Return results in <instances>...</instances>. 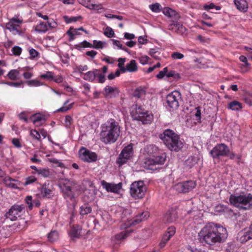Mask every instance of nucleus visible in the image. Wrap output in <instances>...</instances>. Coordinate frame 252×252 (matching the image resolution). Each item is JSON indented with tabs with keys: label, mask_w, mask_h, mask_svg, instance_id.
I'll return each instance as SVG.
<instances>
[{
	"label": "nucleus",
	"mask_w": 252,
	"mask_h": 252,
	"mask_svg": "<svg viewBox=\"0 0 252 252\" xmlns=\"http://www.w3.org/2000/svg\"><path fill=\"white\" fill-rule=\"evenodd\" d=\"M80 214L82 216L86 215L92 211L91 206L88 204H84L80 207Z\"/></svg>",
	"instance_id": "nucleus-31"
},
{
	"label": "nucleus",
	"mask_w": 252,
	"mask_h": 252,
	"mask_svg": "<svg viewBox=\"0 0 252 252\" xmlns=\"http://www.w3.org/2000/svg\"><path fill=\"white\" fill-rule=\"evenodd\" d=\"M171 57L174 59H182L184 58V56L179 52H176L171 55Z\"/></svg>",
	"instance_id": "nucleus-59"
},
{
	"label": "nucleus",
	"mask_w": 252,
	"mask_h": 252,
	"mask_svg": "<svg viewBox=\"0 0 252 252\" xmlns=\"http://www.w3.org/2000/svg\"><path fill=\"white\" fill-rule=\"evenodd\" d=\"M150 9L154 12H159L162 9V6L159 3H155L149 5Z\"/></svg>",
	"instance_id": "nucleus-37"
},
{
	"label": "nucleus",
	"mask_w": 252,
	"mask_h": 252,
	"mask_svg": "<svg viewBox=\"0 0 252 252\" xmlns=\"http://www.w3.org/2000/svg\"><path fill=\"white\" fill-rule=\"evenodd\" d=\"M133 154V149L131 145L126 146L121 152L117 159V162L120 165L126 163Z\"/></svg>",
	"instance_id": "nucleus-10"
},
{
	"label": "nucleus",
	"mask_w": 252,
	"mask_h": 252,
	"mask_svg": "<svg viewBox=\"0 0 252 252\" xmlns=\"http://www.w3.org/2000/svg\"><path fill=\"white\" fill-rule=\"evenodd\" d=\"M59 238V233L56 230L51 231L48 235V240L53 242L57 240Z\"/></svg>",
	"instance_id": "nucleus-35"
},
{
	"label": "nucleus",
	"mask_w": 252,
	"mask_h": 252,
	"mask_svg": "<svg viewBox=\"0 0 252 252\" xmlns=\"http://www.w3.org/2000/svg\"><path fill=\"white\" fill-rule=\"evenodd\" d=\"M37 173L44 177H48L50 175L49 171L46 169H39L37 170Z\"/></svg>",
	"instance_id": "nucleus-45"
},
{
	"label": "nucleus",
	"mask_w": 252,
	"mask_h": 252,
	"mask_svg": "<svg viewBox=\"0 0 252 252\" xmlns=\"http://www.w3.org/2000/svg\"><path fill=\"white\" fill-rule=\"evenodd\" d=\"M90 9L95 10L100 12L101 11V10L103 9V7L101 4H96L91 3Z\"/></svg>",
	"instance_id": "nucleus-51"
},
{
	"label": "nucleus",
	"mask_w": 252,
	"mask_h": 252,
	"mask_svg": "<svg viewBox=\"0 0 252 252\" xmlns=\"http://www.w3.org/2000/svg\"><path fill=\"white\" fill-rule=\"evenodd\" d=\"M25 206L24 205H14L9 211L5 213L4 216L12 221L16 220L24 213Z\"/></svg>",
	"instance_id": "nucleus-6"
},
{
	"label": "nucleus",
	"mask_w": 252,
	"mask_h": 252,
	"mask_svg": "<svg viewBox=\"0 0 252 252\" xmlns=\"http://www.w3.org/2000/svg\"><path fill=\"white\" fill-rule=\"evenodd\" d=\"M241 234L242 235L241 236V237L240 238V241L242 243H245L247 241H248V240H249L250 239H252L251 237V236L248 235V233L247 231L244 232H241Z\"/></svg>",
	"instance_id": "nucleus-41"
},
{
	"label": "nucleus",
	"mask_w": 252,
	"mask_h": 252,
	"mask_svg": "<svg viewBox=\"0 0 252 252\" xmlns=\"http://www.w3.org/2000/svg\"><path fill=\"white\" fill-rule=\"evenodd\" d=\"M30 134L33 137V138L37 140H40V134L37 130L35 129L31 130L30 131Z\"/></svg>",
	"instance_id": "nucleus-46"
},
{
	"label": "nucleus",
	"mask_w": 252,
	"mask_h": 252,
	"mask_svg": "<svg viewBox=\"0 0 252 252\" xmlns=\"http://www.w3.org/2000/svg\"><path fill=\"white\" fill-rule=\"evenodd\" d=\"M76 69L79 72L82 73L83 71H87L88 69V67L87 65H80L76 67Z\"/></svg>",
	"instance_id": "nucleus-62"
},
{
	"label": "nucleus",
	"mask_w": 252,
	"mask_h": 252,
	"mask_svg": "<svg viewBox=\"0 0 252 252\" xmlns=\"http://www.w3.org/2000/svg\"><path fill=\"white\" fill-rule=\"evenodd\" d=\"M132 232V230H126L125 231L122 232L116 235L115 238L118 240H122L125 239Z\"/></svg>",
	"instance_id": "nucleus-34"
},
{
	"label": "nucleus",
	"mask_w": 252,
	"mask_h": 252,
	"mask_svg": "<svg viewBox=\"0 0 252 252\" xmlns=\"http://www.w3.org/2000/svg\"><path fill=\"white\" fill-rule=\"evenodd\" d=\"M177 218V212L171 209L168 211L164 215L163 221L165 223H172L176 220Z\"/></svg>",
	"instance_id": "nucleus-17"
},
{
	"label": "nucleus",
	"mask_w": 252,
	"mask_h": 252,
	"mask_svg": "<svg viewBox=\"0 0 252 252\" xmlns=\"http://www.w3.org/2000/svg\"><path fill=\"white\" fill-rule=\"evenodd\" d=\"M26 203L28 204L29 208L30 210L32 209L33 205L32 203V196H28L25 199Z\"/></svg>",
	"instance_id": "nucleus-61"
},
{
	"label": "nucleus",
	"mask_w": 252,
	"mask_h": 252,
	"mask_svg": "<svg viewBox=\"0 0 252 252\" xmlns=\"http://www.w3.org/2000/svg\"><path fill=\"white\" fill-rule=\"evenodd\" d=\"M166 76L168 78L173 77L174 79L177 80L180 78V74L174 70H171L169 72L167 71Z\"/></svg>",
	"instance_id": "nucleus-42"
},
{
	"label": "nucleus",
	"mask_w": 252,
	"mask_h": 252,
	"mask_svg": "<svg viewBox=\"0 0 252 252\" xmlns=\"http://www.w3.org/2000/svg\"><path fill=\"white\" fill-rule=\"evenodd\" d=\"M234 2L238 9L245 12L248 8V4L246 0H234Z\"/></svg>",
	"instance_id": "nucleus-23"
},
{
	"label": "nucleus",
	"mask_w": 252,
	"mask_h": 252,
	"mask_svg": "<svg viewBox=\"0 0 252 252\" xmlns=\"http://www.w3.org/2000/svg\"><path fill=\"white\" fill-rule=\"evenodd\" d=\"M101 185L107 191L114 193H118L122 188V184L121 183L117 184H114L112 183H108L104 180H102L101 181Z\"/></svg>",
	"instance_id": "nucleus-15"
},
{
	"label": "nucleus",
	"mask_w": 252,
	"mask_h": 252,
	"mask_svg": "<svg viewBox=\"0 0 252 252\" xmlns=\"http://www.w3.org/2000/svg\"><path fill=\"white\" fill-rule=\"evenodd\" d=\"M80 158L88 162H94L97 159V155L94 153L90 151L84 147H82L79 151Z\"/></svg>",
	"instance_id": "nucleus-12"
},
{
	"label": "nucleus",
	"mask_w": 252,
	"mask_h": 252,
	"mask_svg": "<svg viewBox=\"0 0 252 252\" xmlns=\"http://www.w3.org/2000/svg\"><path fill=\"white\" fill-rule=\"evenodd\" d=\"M72 123V118L69 115H67L65 116V121H64V125L66 127H69Z\"/></svg>",
	"instance_id": "nucleus-52"
},
{
	"label": "nucleus",
	"mask_w": 252,
	"mask_h": 252,
	"mask_svg": "<svg viewBox=\"0 0 252 252\" xmlns=\"http://www.w3.org/2000/svg\"><path fill=\"white\" fill-rule=\"evenodd\" d=\"M3 181L7 187L12 189L18 188V185H19V183L18 180L12 179L9 176L4 177L3 179Z\"/></svg>",
	"instance_id": "nucleus-20"
},
{
	"label": "nucleus",
	"mask_w": 252,
	"mask_h": 252,
	"mask_svg": "<svg viewBox=\"0 0 252 252\" xmlns=\"http://www.w3.org/2000/svg\"><path fill=\"white\" fill-rule=\"evenodd\" d=\"M156 162L154 158H146L144 161V166L148 169L154 170L158 168L157 167Z\"/></svg>",
	"instance_id": "nucleus-25"
},
{
	"label": "nucleus",
	"mask_w": 252,
	"mask_h": 252,
	"mask_svg": "<svg viewBox=\"0 0 252 252\" xmlns=\"http://www.w3.org/2000/svg\"><path fill=\"white\" fill-rule=\"evenodd\" d=\"M49 30H50V28H48L47 25L44 23L38 25L35 29L36 32H46Z\"/></svg>",
	"instance_id": "nucleus-40"
},
{
	"label": "nucleus",
	"mask_w": 252,
	"mask_h": 252,
	"mask_svg": "<svg viewBox=\"0 0 252 252\" xmlns=\"http://www.w3.org/2000/svg\"><path fill=\"white\" fill-rule=\"evenodd\" d=\"M229 201L231 205L240 210L252 209V195L250 193L239 195L231 194L229 197Z\"/></svg>",
	"instance_id": "nucleus-4"
},
{
	"label": "nucleus",
	"mask_w": 252,
	"mask_h": 252,
	"mask_svg": "<svg viewBox=\"0 0 252 252\" xmlns=\"http://www.w3.org/2000/svg\"><path fill=\"white\" fill-rule=\"evenodd\" d=\"M173 22V23L169 26V30L174 31L175 32H183L185 30V28L182 24L175 21Z\"/></svg>",
	"instance_id": "nucleus-29"
},
{
	"label": "nucleus",
	"mask_w": 252,
	"mask_h": 252,
	"mask_svg": "<svg viewBox=\"0 0 252 252\" xmlns=\"http://www.w3.org/2000/svg\"><path fill=\"white\" fill-rule=\"evenodd\" d=\"M162 12L165 16L170 18L173 21H176L180 18L179 13L168 7L164 8L162 10Z\"/></svg>",
	"instance_id": "nucleus-18"
},
{
	"label": "nucleus",
	"mask_w": 252,
	"mask_h": 252,
	"mask_svg": "<svg viewBox=\"0 0 252 252\" xmlns=\"http://www.w3.org/2000/svg\"><path fill=\"white\" fill-rule=\"evenodd\" d=\"M49 185V183H45L40 189L41 195L44 197L50 198L52 196V191Z\"/></svg>",
	"instance_id": "nucleus-21"
},
{
	"label": "nucleus",
	"mask_w": 252,
	"mask_h": 252,
	"mask_svg": "<svg viewBox=\"0 0 252 252\" xmlns=\"http://www.w3.org/2000/svg\"><path fill=\"white\" fill-rule=\"evenodd\" d=\"M96 77L98 79V82L100 83H103L105 80V76L104 74L100 73V71L99 70L98 72H96Z\"/></svg>",
	"instance_id": "nucleus-48"
},
{
	"label": "nucleus",
	"mask_w": 252,
	"mask_h": 252,
	"mask_svg": "<svg viewBox=\"0 0 252 252\" xmlns=\"http://www.w3.org/2000/svg\"><path fill=\"white\" fill-rule=\"evenodd\" d=\"M227 232L222 226L213 222L206 224L198 234V240L201 243L209 245L222 243L227 237Z\"/></svg>",
	"instance_id": "nucleus-1"
},
{
	"label": "nucleus",
	"mask_w": 252,
	"mask_h": 252,
	"mask_svg": "<svg viewBox=\"0 0 252 252\" xmlns=\"http://www.w3.org/2000/svg\"><path fill=\"white\" fill-rule=\"evenodd\" d=\"M196 186V182L189 180L178 183L175 189L179 192L186 193L192 190Z\"/></svg>",
	"instance_id": "nucleus-9"
},
{
	"label": "nucleus",
	"mask_w": 252,
	"mask_h": 252,
	"mask_svg": "<svg viewBox=\"0 0 252 252\" xmlns=\"http://www.w3.org/2000/svg\"><path fill=\"white\" fill-rule=\"evenodd\" d=\"M52 74V72L47 71L45 74H42L41 75V78L47 80H53L54 78Z\"/></svg>",
	"instance_id": "nucleus-54"
},
{
	"label": "nucleus",
	"mask_w": 252,
	"mask_h": 252,
	"mask_svg": "<svg viewBox=\"0 0 252 252\" xmlns=\"http://www.w3.org/2000/svg\"><path fill=\"white\" fill-rule=\"evenodd\" d=\"M27 83L29 86H39L41 85L40 82L36 80H30L27 82Z\"/></svg>",
	"instance_id": "nucleus-60"
},
{
	"label": "nucleus",
	"mask_w": 252,
	"mask_h": 252,
	"mask_svg": "<svg viewBox=\"0 0 252 252\" xmlns=\"http://www.w3.org/2000/svg\"><path fill=\"white\" fill-rule=\"evenodd\" d=\"M155 161H156L157 165H159L163 164L165 160V156H157L154 158Z\"/></svg>",
	"instance_id": "nucleus-43"
},
{
	"label": "nucleus",
	"mask_w": 252,
	"mask_h": 252,
	"mask_svg": "<svg viewBox=\"0 0 252 252\" xmlns=\"http://www.w3.org/2000/svg\"><path fill=\"white\" fill-rule=\"evenodd\" d=\"M81 227L79 225L73 226L70 231L69 235L72 239L78 238L80 235Z\"/></svg>",
	"instance_id": "nucleus-24"
},
{
	"label": "nucleus",
	"mask_w": 252,
	"mask_h": 252,
	"mask_svg": "<svg viewBox=\"0 0 252 252\" xmlns=\"http://www.w3.org/2000/svg\"><path fill=\"white\" fill-rule=\"evenodd\" d=\"M20 74V72L17 69L11 70L7 74L8 78L12 80H15L18 79V76Z\"/></svg>",
	"instance_id": "nucleus-36"
},
{
	"label": "nucleus",
	"mask_w": 252,
	"mask_h": 252,
	"mask_svg": "<svg viewBox=\"0 0 252 252\" xmlns=\"http://www.w3.org/2000/svg\"><path fill=\"white\" fill-rule=\"evenodd\" d=\"M126 62V59L125 58H119L118 59V66L120 68V70L122 72V69L123 68H126V67H124V65L125 64V63Z\"/></svg>",
	"instance_id": "nucleus-57"
},
{
	"label": "nucleus",
	"mask_w": 252,
	"mask_h": 252,
	"mask_svg": "<svg viewBox=\"0 0 252 252\" xmlns=\"http://www.w3.org/2000/svg\"><path fill=\"white\" fill-rule=\"evenodd\" d=\"M100 136L101 140L105 144L114 143L119 136L103 128H102Z\"/></svg>",
	"instance_id": "nucleus-13"
},
{
	"label": "nucleus",
	"mask_w": 252,
	"mask_h": 252,
	"mask_svg": "<svg viewBox=\"0 0 252 252\" xmlns=\"http://www.w3.org/2000/svg\"><path fill=\"white\" fill-rule=\"evenodd\" d=\"M245 102L250 105H252V94H246L244 97Z\"/></svg>",
	"instance_id": "nucleus-56"
},
{
	"label": "nucleus",
	"mask_w": 252,
	"mask_h": 252,
	"mask_svg": "<svg viewBox=\"0 0 252 252\" xmlns=\"http://www.w3.org/2000/svg\"><path fill=\"white\" fill-rule=\"evenodd\" d=\"M145 150L148 155H152L157 151L158 148L155 145H150L145 148Z\"/></svg>",
	"instance_id": "nucleus-38"
},
{
	"label": "nucleus",
	"mask_w": 252,
	"mask_h": 252,
	"mask_svg": "<svg viewBox=\"0 0 252 252\" xmlns=\"http://www.w3.org/2000/svg\"><path fill=\"white\" fill-rule=\"evenodd\" d=\"M49 161L50 162L55 164L56 165V166L58 167H64V165L62 162H60L59 160H58L55 158H50Z\"/></svg>",
	"instance_id": "nucleus-55"
},
{
	"label": "nucleus",
	"mask_w": 252,
	"mask_h": 252,
	"mask_svg": "<svg viewBox=\"0 0 252 252\" xmlns=\"http://www.w3.org/2000/svg\"><path fill=\"white\" fill-rule=\"evenodd\" d=\"M21 23L22 21L19 19L13 18L6 24V28L9 31L22 32L21 30L19 29L20 24Z\"/></svg>",
	"instance_id": "nucleus-16"
},
{
	"label": "nucleus",
	"mask_w": 252,
	"mask_h": 252,
	"mask_svg": "<svg viewBox=\"0 0 252 252\" xmlns=\"http://www.w3.org/2000/svg\"><path fill=\"white\" fill-rule=\"evenodd\" d=\"M99 70L94 69L92 71H88L87 73L83 74V78L85 80L93 82L95 78L96 72H98Z\"/></svg>",
	"instance_id": "nucleus-26"
},
{
	"label": "nucleus",
	"mask_w": 252,
	"mask_h": 252,
	"mask_svg": "<svg viewBox=\"0 0 252 252\" xmlns=\"http://www.w3.org/2000/svg\"><path fill=\"white\" fill-rule=\"evenodd\" d=\"M168 71V68L167 67H164L163 70L159 71L158 74L157 75V77L158 79H161L163 78L164 76H166V74Z\"/></svg>",
	"instance_id": "nucleus-49"
},
{
	"label": "nucleus",
	"mask_w": 252,
	"mask_h": 252,
	"mask_svg": "<svg viewBox=\"0 0 252 252\" xmlns=\"http://www.w3.org/2000/svg\"><path fill=\"white\" fill-rule=\"evenodd\" d=\"M105 16L109 19H116L119 20H122L123 19V17L121 16L116 15L109 13H106L105 14Z\"/></svg>",
	"instance_id": "nucleus-50"
},
{
	"label": "nucleus",
	"mask_w": 252,
	"mask_h": 252,
	"mask_svg": "<svg viewBox=\"0 0 252 252\" xmlns=\"http://www.w3.org/2000/svg\"><path fill=\"white\" fill-rule=\"evenodd\" d=\"M78 2L84 5V6L90 8L91 3H90L91 0H78Z\"/></svg>",
	"instance_id": "nucleus-58"
},
{
	"label": "nucleus",
	"mask_w": 252,
	"mask_h": 252,
	"mask_svg": "<svg viewBox=\"0 0 252 252\" xmlns=\"http://www.w3.org/2000/svg\"><path fill=\"white\" fill-rule=\"evenodd\" d=\"M63 197L67 201H74L79 194L78 186L68 180H63L59 185Z\"/></svg>",
	"instance_id": "nucleus-3"
},
{
	"label": "nucleus",
	"mask_w": 252,
	"mask_h": 252,
	"mask_svg": "<svg viewBox=\"0 0 252 252\" xmlns=\"http://www.w3.org/2000/svg\"><path fill=\"white\" fill-rule=\"evenodd\" d=\"M146 94V89L144 87H139L135 89L133 93V96L137 98H140Z\"/></svg>",
	"instance_id": "nucleus-32"
},
{
	"label": "nucleus",
	"mask_w": 252,
	"mask_h": 252,
	"mask_svg": "<svg viewBox=\"0 0 252 252\" xmlns=\"http://www.w3.org/2000/svg\"><path fill=\"white\" fill-rule=\"evenodd\" d=\"M153 115L149 112L138 107L135 110L134 119L140 121L144 124L150 123L153 120Z\"/></svg>",
	"instance_id": "nucleus-8"
},
{
	"label": "nucleus",
	"mask_w": 252,
	"mask_h": 252,
	"mask_svg": "<svg viewBox=\"0 0 252 252\" xmlns=\"http://www.w3.org/2000/svg\"><path fill=\"white\" fill-rule=\"evenodd\" d=\"M102 93L106 97H112L118 94L119 91L117 88H113L110 86H107L104 89Z\"/></svg>",
	"instance_id": "nucleus-19"
},
{
	"label": "nucleus",
	"mask_w": 252,
	"mask_h": 252,
	"mask_svg": "<svg viewBox=\"0 0 252 252\" xmlns=\"http://www.w3.org/2000/svg\"><path fill=\"white\" fill-rule=\"evenodd\" d=\"M102 128L108 130L112 134L120 135V126L119 123L113 119H109L102 126Z\"/></svg>",
	"instance_id": "nucleus-11"
},
{
	"label": "nucleus",
	"mask_w": 252,
	"mask_h": 252,
	"mask_svg": "<svg viewBox=\"0 0 252 252\" xmlns=\"http://www.w3.org/2000/svg\"><path fill=\"white\" fill-rule=\"evenodd\" d=\"M32 118H33V123L35 125H40L42 124V123L45 121L44 116L40 114L33 115Z\"/></svg>",
	"instance_id": "nucleus-30"
},
{
	"label": "nucleus",
	"mask_w": 252,
	"mask_h": 252,
	"mask_svg": "<svg viewBox=\"0 0 252 252\" xmlns=\"http://www.w3.org/2000/svg\"><path fill=\"white\" fill-rule=\"evenodd\" d=\"M160 138L171 151L177 152L183 147V143L173 131L167 129L160 135Z\"/></svg>",
	"instance_id": "nucleus-2"
},
{
	"label": "nucleus",
	"mask_w": 252,
	"mask_h": 252,
	"mask_svg": "<svg viewBox=\"0 0 252 252\" xmlns=\"http://www.w3.org/2000/svg\"><path fill=\"white\" fill-rule=\"evenodd\" d=\"M180 94L178 92H174L168 94L166 96L167 105L173 109H176L179 107V102L177 96Z\"/></svg>",
	"instance_id": "nucleus-14"
},
{
	"label": "nucleus",
	"mask_w": 252,
	"mask_h": 252,
	"mask_svg": "<svg viewBox=\"0 0 252 252\" xmlns=\"http://www.w3.org/2000/svg\"><path fill=\"white\" fill-rule=\"evenodd\" d=\"M146 192V187L141 181L132 183L130 188V194L135 199L142 198Z\"/></svg>",
	"instance_id": "nucleus-5"
},
{
	"label": "nucleus",
	"mask_w": 252,
	"mask_h": 252,
	"mask_svg": "<svg viewBox=\"0 0 252 252\" xmlns=\"http://www.w3.org/2000/svg\"><path fill=\"white\" fill-rule=\"evenodd\" d=\"M138 67L135 60H132L128 63L126 64V68L122 69V72L128 71L129 72H135L137 70Z\"/></svg>",
	"instance_id": "nucleus-22"
},
{
	"label": "nucleus",
	"mask_w": 252,
	"mask_h": 252,
	"mask_svg": "<svg viewBox=\"0 0 252 252\" xmlns=\"http://www.w3.org/2000/svg\"><path fill=\"white\" fill-rule=\"evenodd\" d=\"M227 108L233 111H239L242 108V104L239 102L234 100L228 104Z\"/></svg>",
	"instance_id": "nucleus-28"
},
{
	"label": "nucleus",
	"mask_w": 252,
	"mask_h": 252,
	"mask_svg": "<svg viewBox=\"0 0 252 252\" xmlns=\"http://www.w3.org/2000/svg\"><path fill=\"white\" fill-rule=\"evenodd\" d=\"M105 44V42H102L101 41H97L96 40H94L93 41V44H92V48L99 49H102L104 45Z\"/></svg>",
	"instance_id": "nucleus-39"
},
{
	"label": "nucleus",
	"mask_w": 252,
	"mask_h": 252,
	"mask_svg": "<svg viewBox=\"0 0 252 252\" xmlns=\"http://www.w3.org/2000/svg\"><path fill=\"white\" fill-rule=\"evenodd\" d=\"M36 180V178L33 176H29L25 179V182L23 183L24 186H26L31 184Z\"/></svg>",
	"instance_id": "nucleus-44"
},
{
	"label": "nucleus",
	"mask_w": 252,
	"mask_h": 252,
	"mask_svg": "<svg viewBox=\"0 0 252 252\" xmlns=\"http://www.w3.org/2000/svg\"><path fill=\"white\" fill-rule=\"evenodd\" d=\"M198 158L194 156H191L188 158L185 161V166L189 168H191L193 167L198 161Z\"/></svg>",
	"instance_id": "nucleus-27"
},
{
	"label": "nucleus",
	"mask_w": 252,
	"mask_h": 252,
	"mask_svg": "<svg viewBox=\"0 0 252 252\" xmlns=\"http://www.w3.org/2000/svg\"><path fill=\"white\" fill-rule=\"evenodd\" d=\"M175 228L171 226L168 228L167 231L164 234L163 237L166 240L169 241L171 237H172L175 233Z\"/></svg>",
	"instance_id": "nucleus-33"
},
{
	"label": "nucleus",
	"mask_w": 252,
	"mask_h": 252,
	"mask_svg": "<svg viewBox=\"0 0 252 252\" xmlns=\"http://www.w3.org/2000/svg\"><path fill=\"white\" fill-rule=\"evenodd\" d=\"M68 100L66 101L64 103V105L62 107L59 108L57 111L60 112H66L69 110L72 107V104H69L68 106H66V105L68 103Z\"/></svg>",
	"instance_id": "nucleus-47"
},
{
	"label": "nucleus",
	"mask_w": 252,
	"mask_h": 252,
	"mask_svg": "<svg viewBox=\"0 0 252 252\" xmlns=\"http://www.w3.org/2000/svg\"><path fill=\"white\" fill-rule=\"evenodd\" d=\"M239 60L242 62L245 63L244 65V67H248L250 65V64L248 63L247 58L245 56H241L239 57Z\"/></svg>",
	"instance_id": "nucleus-63"
},
{
	"label": "nucleus",
	"mask_w": 252,
	"mask_h": 252,
	"mask_svg": "<svg viewBox=\"0 0 252 252\" xmlns=\"http://www.w3.org/2000/svg\"><path fill=\"white\" fill-rule=\"evenodd\" d=\"M29 52L32 58H35L38 55V52L33 48L31 49Z\"/></svg>",
	"instance_id": "nucleus-64"
},
{
	"label": "nucleus",
	"mask_w": 252,
	"mask_h": 252,
	"mask_svg": "<svg viewBox=\"0 0 252 252\" xmlns=\"http://www.w3.org/2000/svg\"><path fill=\"white\" fill-rule=\"evenodd\" d=\"M229 153V148L224 144H217L210 152L211 156L217 159H219L220 157L227 156Z\"/></svg>",
	"instance_id": "nucleus-7"
},
{
	"label": "nucleus",
	"mask_w": 252,
	"mask_h": 252,
	"mask_svg": "<svg viewBox=\"0 0 252 252\" xmlns=\"http://www.w3.org/2000/svg\"><path fill=\"white\" fill-rule=\"evenodd\" d=\"M13 54L15 56H19L22 52V48L19 46H14L12 49Z\"/></svg>",
	"instance_id": "nucleus-53"
}]
</instances>
